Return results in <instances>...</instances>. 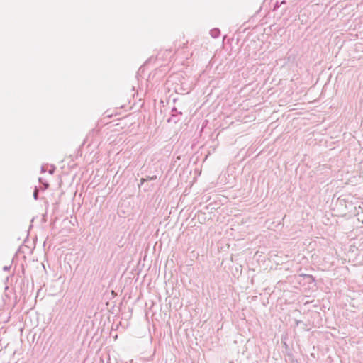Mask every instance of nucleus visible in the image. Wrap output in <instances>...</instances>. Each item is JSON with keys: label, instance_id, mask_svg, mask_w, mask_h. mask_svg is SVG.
Masks as SVG:
<instances>
[{"label": "nucleus", "instance_id": "nucleus-1", "mask_svg": "<svg viewBox=\"0 0 363 363\" xmlns=\"http://www.w3.org/2000/svg\"><path fill=\"white\" fill-rule=\"evenodd\" d=\"M210 33L213 38H216L220 35V30L219 29L215 28L211 30Z\"/></svg>", "mask_w": 363, "mask_h": 363}, {"label": "nucleus", "instance_id": "nucleus-2", "mask_svg": "<svg viewBox=\"0 0 363 363\" xmlns=\"http://www.w3.org/2000/svg\"><path fill=\"white\" fill-rule=\"evenodd\" d=\"M156 179V176H155V177H147V178H146V179H145V178H142V179H140V185L143 184H144V182H145V181L148 180V179Z\"/></svg>", "mask_w": 363, "mask_h": 363}, {"label": "nucleus", "instance_id": "nucleus-3", "mask_svg": "<svg viewBox=\"0 0 363 363\" xmlns=\"http://www.w3.org/2000/svg\"><path fill=\"white\" fill-rule=\"evenodd\" d=\"M38 191L37 189H35L34 193H33V196H34L35 199H38Z\"/></svg>", "mask_w": 363, "mask_h": 363}, {"label": "nucleus", "instance_id": "nucleus-4", "mask_svg": "<svg viewBox=\"0 0 363 363\" xmlns=\"http://www.w3.org/2000/svg\"><path fill=\"white\" fill-rule=\"evenodd\" d=\"M39 182H41L42 184H43V185L45 186V188H48V184L47 183H43L42 182V179L41 178H39Z\"/></svg>", "mask_w": 363, "mask_h": 363}, {"label": "nucleus", "instance_id": "nucleus-5", "mask_svg": "<svg viewBox=\"0 0 363 363\" xmlns=\"http://www.w3.org/2000/svg\"><path fill=\"white\" fill-rule=\"evenodd\" d=\"M55 168L52 167L50 169H49L48 172L50 174H52L54 173Z\"/></svg>", "mask_w": 363, "mask_h": 363}, {"label": "nucleus", "instance_id": "nucleus-6", "mask_svg": "<svg viewBox=\"0 0 363 363\" xmlns=\"http://www.w3.org/2000/svg\"><path fill=\"white\" fill-rule=\"evenodd\" d=\"M9 268H10L9 267L6 266V267H4L3 268V269H4V271H8V270L9 269Z\"/></svg>", "mask_w": 363, "mask_h": 363}, {"label": "nucleus", "instance_id": "nucleus-7", "mask_svg": "<svg viewBox=\"0 0 363 363\" xmlns=\"http://www.w3.org/2000/svg\"><path fill=\"white\" fill-rule=\"evenodd\" d=\"M41 172H45V167H44V166H43V167H41Z\"/></svg>", "mask_w": 363, "mask_h": 363}]
</instances>
